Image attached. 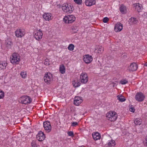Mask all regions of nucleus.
<instances>
[{
    "label": "nucleus",
    "mask_w": 147,
    "mask_h": 147,
    "mask_svg": "<svg viewBox=\"0 0 147 147\" xmlns=\"http://www.w3.org/2000/svg\"><path fill=\"white\" fill-rule=\"evenodd\" d=\"M141 120L139 119H135V120L134 121V123L137 125H140L141 124Z\"/></svg>",
    "instance_id": "cd10ccee"
},
{
    "label": "nucleus",
    "mask_w": 147,
    "mask_h": 147,
    "mask_svg": "<svg viewBox=\"0 0 147 147\" xmlns=\"http://www.w3.org/2000/svg\"><path fill=\"white\" fill-rule=\"evenodd\" d=\"M104 51V48L101 46H99L98 49V52L99 53L103 52Z\"/></svg>",
    "instance_id": "473e14b6"
},
{
    "label": "nucleus",
    "mask_w": 147,
    "mask_h": 147,
    "mask_svg": "<svg viewBox=\"0 0 147 147\" xmlns=\"http://www.w3.org/2000/svg\"><path fill=\"white\" fill-rule=\"evenodd\" d=\"M81 97L76 96L74 99V103L76 106H78L81 103L83 100Z\"/></svg>",
    "instance_id": "9b49d317"
},
{
    "label": "nucleus",
    "mask_w": 147,
    "mask_h": 147,
    "mask_svg": "<svg viewBox=\"0 0 147 147\" xmlns=\"http://www.w3.org/2000/svg\"><path fill=\"white\" fill-rule=\"evenodd\" d=\"M109 18L107 17H105L104 18L103 20V22L105 23H107L108 21L109 20Z\"/></svg>",
    "instance_id": "ea45409f"
},
{
    "label": "nucleus",
    "mask_w": 147,
    "mask_h": 147,
    "mask_svg": "<svg viewBox=\"0 0 147 147\" xmlns=\"http://www.w3.org/2000/svg\"><path fill=\"white\" fill-rule=\"evenodd\" d=\"M144 66H147V62L145 64H144Z\"/></svg>",
    "instance_id": "c03bdc74"
},
{
    "label": "nucleus",
    "mask_w": 147,
    "mask_h": 147,
    "mask_svg": "<svg viewBox=\"0 0 147 147\" xmlns=\"http://www.w3.org/2000/svg\"><path fill=\"white\" fill-rule=\"evenodd\" d=\"M83 60L85 63L88 64L92 61L93 58L91 55H86L84 57Z\"/></svg>",
    "instance_id": "f8f14e48"
},
{
    "label": "nucleus",
    "mask_w": 147,
    "mask_h": 147,
    "mask_svg": "<svg viewBox=\"0 0 147 147\" xmlns=\"http://www.w3.org/2000/svg\"><path fill=\"white\" fill-rule=\"evenodd\" d=\"M4 96V93L2 91H0V99H2Z\"/></svg>",
    "instance_id": "72a5a7b5"
},
{
    "label": "nucleus",
    "mask_w": 147,
    "mask_h": 147,
    "mask_svg": "<svg viewBox=\"0 0 147 147\" xmlns=\"http://www.w3.org/2000/svg\"><path fill=\"white\" fill-rule=\"evenodd\" d=\"M85 5L88 6H91L96 3L95 0H86L85 2Z\"/></svg>",
    "instance_id": "f3484780"
},
{
    "label": "nucleus",
    "mask_w": 147,
    "mask_h": 147,
    "mask_svg": "<svg viewBox=\"0 0 147 147\" xmlns=\"http://www.w3.org/2000/svg\"><path fill=\"white\" fill-rule=\"evenodd\" d=\"M120 12L123 14L127 12V9L126 6L122 4L119 7Z\"/></svg>",
    "instance_id": "aec40b11"
},
{
    "label": "nucleus",
    "mask_w": 147,
    "mask_h": 147,
    "mask_svg": "<svg viewBox=\"0 0 147 147\" xmlns=\"http://www.w3.org/2000/svg\"><path fill=\"white\" fill-rule=\"evenodd\" d=\"M43 127L45 130L47 132H49L51 131V127L50 122L47 121L43 122Z\"/></svg>",
    "instance_id": "6e6552de"
},
{
    "label": "nucleus",
    "mask_w": 147,
    "mask_h": 147,
    "mask_svg": "<svg viewBox=\"0 0 147 147\" xmlns=\"http://www.w3.org/2000/svg\"><path fill=\"white\" fill-rule=\"evenodd\" d=\"M120 83L122 84H124L127 83H128V81L126 79H124L121 80L120 82Z\"/></svg>",
    "instance_id": "c9c22d12"
},
{
    "label": "nucleus",
    "mask_w": 147,
    "mask_h": 147,
    "mask_svg": "<svg viewBox=\"0 0 147 147\" xmlns=\"http://www.w3.org/2000/svg\"><path fill=\"white\" fill-rule=\"evenodd\" d=\"M93 138L95 140L100 139L101 137L100 134L98 132L93 133L92 134Z\"/></svg>",
    "instance_id": "a211bd4d"
},
{
    "label": "nucleus",
    "mask_w": 147,
    "mask_h": 147,
    "mask_svg": "<svg viewBox=\"0 0 147 147\" xmlns=\"http://www.w3.org/2000/svg\"><path fill=\"white\" fill-rule=\"evenodd\" d=\"M45 136L44 133L41 131H39L36 135V138L39 141H43L45 139Z\"/></svg>",
    "instance_id": "9d476101"
},
{
    "label": "nucleus",
    "mask_w": 147,
    "mask_h": 147,
    "mask_svg": "<svg viewBox=\"0 0 147 147\" xmlns=\"http://www.w3.org/2000/svg\"><path fill=\"white\" fill-rule=\"evenodd\" d=\"M80 80L81 82L84 84L86 83L88 81V79H82Z\"/></svg>",
    "instance_id": "e433bc0d"
},
{
    "label": "nucleus",
    "mask_w": 147,
    "mask_h": 147,
    "mask_svg": "<svg viewBox=\"0 0 147 147\" xmlns=\"http://www.w3.org/2000/svg\"><path fill=\"white\" fill-rule=\"evenodd\" d=\"M84 79H88L87 75L86 73H82L80 75V80Z\"/></svg>",
    "instance_id": "b1692460"
},
{
    "label": "nucleus",
    "mask_w": 147,
    "mask_h": 147,
    "mask_svg": "<svg viewBox=\"0 0 147 147\" xmlns=\"http://www.w3.org/2000/svg\"><path fill=\"white\" fill-rule=\"evenodd\" d=\"M137 64L135 63H133L130 64L129 67V69L130 71H135L137 70Z\"/></svg>",
    "instance_id": "dca6fc26"
},
{
    "label": "nucleus",
    "mask_w": 147,
    "mask_h": 147,
    "mask_svg": "<svg viewBox=\"0 0 147 147\" xmlns=\"http://www.w3.org/2000/svg\"><path fill=\"white\" fill-rule=\"evenodd\" d=\"M31 145L32 147H37V145L35 142L33 141L31 143Z\"/></svg>",
    "instance_id": "58836bf2"
},
{
    "label": "nucleus",
    "mask_w": 147,
    "mask_h": 147,
    "mask_svg": "<svg viewBox=\"0 0 147 147\" xmlns=\"http://www.w3.org/2000/svg\"><path fill=\"white\" fill-rule=\"evenodd\" d=\"M117 99L121 102L125 101L126 99L125 97L121 95H119L117 96Z\"/></svg>",
    "instance_id": "412c9836"
},
{
    "label": "nucleus",
    "mask_w": 147,
    "mask_h": 147,
    "mask_svg": "<svg viewBox=\"0 0 147 147\" xmlns=\"http://www.w3.org/2000/svg\"><path fill=\"white\" fill-rule=\"evenodd\" d=\"M25 32L23 29H17L15 31V35L18 38H21L25 34Z\"/></svg>",
    "instance_id": "1a4fd4ad"
},
{
    "label": "nucleus",
    "mask_w": 147,
    "mask_h": 147,
    "mask_svg": "<svg viewBox=\"0 0 147 147\" xmlns=\"http://www.w3.org/2000/svg\"><path fill=\"white\" fill-rule=\"evenodd\" d=\"M43 18L46 20L49 21L52 19L51 13H45L43 16Z\"/></svg>",
    "instance_id": "2eb2a0df"
},
{
    "label": "nucleus",
    "mask_w": 147,
    "mask_h": 147,
    "mask_svg": "<svg viewBox=\"0 0 147 147\" xmlns=\"http://www.w3.org/2000/svg\"><path fill=\"white\" fill-rule=\"evenodd\" d=\"M129 22L130 24L132 25L137 23L138 22V20L137 19L135 18L131 17L129 19Z\"/></svg>",
    "instance_id": "6ab92c4d"
},
{
    "label": "nucleus",
    "mask_w": 147,
    "mask_h": 147,
    "mask_svg": "<svg viewBox=\"0 0 147 147\" xmlns=\"http://www.w3.org/2000/svg\"><path fill=\"white\" fill-rule=\"evenodd\" d=\"M78 31L77 28L76 27H73L72 28L71 32L72 34H74L77 33Z\"/></svg>",
    "instance_id": "c85d7f7f"
},
{
    "label": "nucleus",
    "mask_w": 147,
    "mask_h": 147,
    "mask_svg": "<svg viewBox=\"0 0 147 147\" xmlns=\"http://www.w3.org/2000/svg\"><path fill=\"white\" fill-rule=\"evenodd\" d=\"M129 110L130 111L133 113L135 111V109L133 107L129 108Z\"/></svg>",
    "instance_id": "79ce46f5"
},
{
    "label": "nucleus",
    "mask_w": 147,
    "mask_h": 147,
    "mask_svg": "<svg viewBox=\"0 0 147 147\" xmlns=\"http://www.w3.org/2000/svg\"><path fill=\"white\" fill-rule=\"evenodd\" d=\"M20 61L19 55L16 53L12 54V57L10 58L11 62L13 64H18Z\"/></svg>",
    "instance_id": "f03ea898"
},
{
    "label": "nucleus",
    "mask_w": 147,
    "mask_h": 147,
    "mask_svg": "<svg viewBox=\"0 0 147 147\" xmlns=\"http://www.w3.org/2000/svg\"><path fill=\"white\" fill-rule=\"evenodd\" d=\"M136 8L138 12H141L142 9V5L138 3V5H136Z\"/></svg>",
    "instance_id": "5701e85b"
},
{
    "label": "nucleus",
    "mask_w": 147,
    "mask_h": 147,
    "mask_svg": "<svg viewBox=\"0 0 147 147\" xmlns=\"http://www.w3.org/2000/svg\"><path fill=\"white\" fill-rule=\"evenodd\" d=\"M74 2L76 4L78 5H80L82 3V0H74Z\"/></svg>",
    "instance_id": "f704fd0d"
},
{
    "label": "nucleus",
    "mask_w": 147,
    "mask_h": 147,
    "mask_svg": "<svg viewBox=\"0 0 147 147\" xmlns=\"http://www.w3.org/2000/svg\"><path fill=\"white\" fill-rule=\"evenodd\" d=\"M61 8L64 12L68 13H71L74 9L73 6L70 4L67 3L63 4Z\"/></svg>",
    "instance_id": "f257e3e1"
},
{
    "label": "nucleus",
    "mask_w": 147,
    "mask_h": 147,
    "mask_svg": "<svg viewBox=\"0 0 147 147\" xmlns=\"http://www.w3.org/2000/svg\"><path fill=\"white\" fill-rule=\"evenodd\" d=\"M44 81L47 84H50L53 80L52 75L50 73H47L44 77Z\"/></svg>",
    "instance_id": "20e7f679"
},
{
    "label": "nucleus",
    "mask_w": 147,
    "mask_h": 147,
    "mask_svg": "<svg viewBox=\"0 0 147 147\" xmlns=\"http://www.w3.org/2000/svg\"><path fill=\"white\" fill-rule=\"evenodd\" d=\"M123 24L120 23H117L115 26V30L116 32L120 31L123 29Z\"/></svg>",
    "instance_id": "ddd939ff"
},
{
    "label": "nucleus",
    "mask_w": 147,
    "mask_h": 147,
    "mask_svg": "<svg viewBox=\"0 0 147 147\" xmlns=\"http://www.w3.org/2000/svg\"><path fill=\"white\" fill-rule=\"evenodd\" d=\"M20 100L22 104L25 105L31 103L32 101V99L30 97L27 96H21Z\"/></svg>",
    "instance_id": "39448f33"
},
{
    "label": "nucleus",
    "mask_w": 147,
    "mask_h": 147,
    "mask_svg": "<svg viewBox=\"0 0 147 147\" xmlns=\"http://www.w3.org/2000/svg\"><path fill=\"white\" fill-rule=\"evenodd\" d=\"M78 125V123L76 122H73L71 123V126L73 127L75 126Z\"/></svg>",
    "instance_id": "a19ab883"
},
{
    "label": "nucleus",
    "mask_w": 147,
    "mask_h": 147,
    "mask_svg": "<svg viewBox=\"0 0 147 147\" xmlns=\"http://www.w3.org/2000/svg\"><path fill=\"white\" fill-rule=\"evenodd\" d=\"M7 64L4 62H3L1 63L0 64V68L2 69H5Z\"/></svg>",
    "instance_id": "bb28decb"
},
{
    "label": "nucleus",
    "mask_w": 147,
    "mask_h": 147,
    "mask_svg": "<svg viewBox=\"0 0 147 147\" xmlns=\"http://www.w3.org/2000/svg\"><path fill=\"white\" fill-rule=\"evenodd\" d=\"M44 63L45 65H49V63L47 61H46V60H45Z\"/></svg>",
    "instance_id": "37998d69"
},
{
    "label": "nucleus",
    "mask_w": 147,
    "mask_h": 147,
    "mask_svg": "<svg viewBox=\"0 0 147 147\" xmlns=\"http://www.w3.org/2000/svg\"><path fill=\"white\" fill-rule=\"evenodd\" d=\"M20 75L23 78H25L26 76V72L24 71H22L20 73Z\"/></svg>",
    "instance_id": "2f4dec72"
},
{
    "label": "nucleus",
    "mask_w": 147,
    "mask_h": 147,
    "mask_svg": "<svg viewBox=\"0 0 147 147\" xmlns=\"http://www.w3.org/2000/svg\"><path fill=\"white\" fill-rule=\"evenodd\" d=\"M107 144L109 146L112 147L114 146L116 144L115 141L111 140L110 142L108 143Z\"/></svg>",
    "instance_id": "393cba45"
},
{
    "label": "nucleus",
    "mask_w": 147,
    "mask_h": 147,
    "mask_svg": "<svg viewBox=\"0 0 147 147\" xmlns=\"http://www.w3.org/2000/svg\"><path fill=\"white\" fill-rule=\"evenodd\" d=\"M75 17L74 15L65 16L63 18V21L65 23H71L75 20Z\"/></svg>",
    "instance_id": "423d86ee"
},
{
    "label": "nucleus",
    "mask_w": 147,
    "mask_h": 147,
    "mask_svg": "<svg viewBox=\"0 0 147 147\" xmlns=\"http://www.w3.org/2000/svg\"><path fill=\"white\" fill-rule=\"evenodd\" d=\"M145 98V95L141 92H138L135 96V99L138 102L142 101Z\"/></svg>",
    "instance_id": "0eeeda50"
},
{
    "label": "nucleus",
    "mask_w": 147,
    "mask_h": 147,
    "mask_svg": "<svg viewBox=\"0 0 147 147\" xmlns=\"http://www.w3.org/2000/svg\"><path fill=\"white\" fill-rule=\"evenodd\" d=\"M74 45L72 44H70L69 45L68 49L70 51H73L74 49Z\"/></svg>",
    "instance_id": "7c9ffc66"
},
{
    "label": "nucleus",
    "mask_w": 147,
    "mask_h": 147,
    "mask_svg": "<svg viewBox=\"0 0 147 147\" xmlns=\"http://www.w3.org/2000/svg\"><path fill=\"white\" fill-rule=\"evenodd\" d=\"M5 45L6 47L8 48H9L11 47V45H12V42L11 41L7 40L6 41Z\"/></svg>",
    "instance_id": "a878e982"
},
{
    "label": "nucleus",
    "mask_w": 147,
    "mask_h": 147,
    "mask_svg": "<svg viewBox=\"0 0 147 147\" xmlns=\"http://www.w3.org/2000/svg\"><path fill=\"white\" fill-rule=\"evenodd\" d=\"M123 56L124 57H125H125H126V55H123Z\"/></svg>",
    "instance_id": "a18cd8bd"
},
{
    "label": "nucleus",
    "mask_w": 147,
    "mask_h": 147,
    "mask_svg": "<svg viewBox=\"0 0 147 147\" xmlns=\"http://www.w3.org/2000/svg\"><path fill=\"white\" fill-rule=\"evenodd\" d=\"M42 31H41L40 30H39L35 33L34 36L36 40H40L42 38Z\"/></svg>",
    "instance_id": "4468645a"
},
{
    "label": "nucleus",
    "mask_w": 147,
    "mask_h": 147,
    "mask_svg": "<svg viewBox=\"0 0 147 147\" xmlns=\"http://www.w3.org/2000/svg\"><path fill=\"white\" fill-rule=\"evenodd\" d=\"M67 134L69 136L73 137L74 136V133L72 131H69Z\"/></svg>",
    "instance_id": "4c0bfd02"
},
{
    "label": "nucleus",
    "mask_w": 147,
    "mask_h": 147,
    "mask_svg": "<svg viewBox=\"0 0 147 147\" xmlns=\"http://www.w3.org/2000/svg\"><path fill=\"white\" fill-rule=\"evenodd\" d=\"M73 86L75 87H77L80 85L81 83L79 82H74L73 83Z\"/></svg>",
    "instance_id": "c756f323"
},
{
    "label": "nucleus",
    "mask_w": 147,
    "mask_h": 147,
    "mask_svg": "<svg viewBox=\"0 0 147 147\" xmlns=\"http://www.w3.org/2000/svg\"><path fill=\"white\" fill-rule=\"evenodd\" d=\"M59 71L61 73L63 74L65 73V68L63 65H61L59 67Z\"/></svg>",
    "instance_id": "4be33fe9"
},
{
    "label": "nucleus",
    "mask_w": 147,
    "mask_h": 147,
    "mask_svg": "<svg viewBox=\"0 0 147 147\" xmlns=\"http://www.w3.org/2000/svg\"><path fill=\"white\" fill-rule=\"evenodd\" d=\"M107 117L109 118V120L113 121L116 120L117 115L115 112L110 111L107 114Z\"/></svg>",
    "instance_id": "7ed1b4c3"
}]
</instances>
